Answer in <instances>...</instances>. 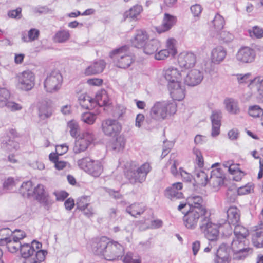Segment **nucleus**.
Wrapping results in <instances>:
<instances>
[{"instance_id":"obj_1","label":"nucleus","mask_w":263,"mask_h":263,"mask_svg":"<svg viewBox=\"0 0 263 263\" xmlns=\"http://www.w3.org/2000/svg\"><path fill=\"white\" fill-rule=\"evenodd\" d=\"M91 246L96 254L108 261L119 260L124 251L122 245L105 236L93 238Z\"/></svg>"},{"instance_id":"obj_2","label":"nucleus","mask_w":263,"mask_h":263,"mask_svg":"<svg viewBox=\"0 0 263 263\" xmlns=\"http://www.w3.org/2000/svg\"><path fill=\"white\" fill-rule=\"evenodd\" d=\"M189 210L183 217L184 226L188 229H195L199 223L200 217L211 213L203 203L201 196H193L187 198Z\"/></svg>"},{"instance_id":"obj_3","label":"nucleus","mask_w":263,"mask_h":263,"mask_svg":"<svg viewBox=\"0 0 263 263\" xmlns=\"http://www.w3.org/2000/svg\"><path fill=\"white\" fill-rule=\"evenodd\" d=\"M177 111V104L171 101L155 102L149 110L150 117L156 121H162L174 115Z\"/></svg>"},{"instance_id":"obj_4","label":"nucleus","mask_w":263,"mask_h":263,"mask_svg":"<svg viewBox=\"0 0 263 263\" xmlns=\"http://www.w3.org/2000/svg\"><path fill=\"white\" fill-rule=\"evenodd\" d=\"M211 212L200 217L199 229L205 238L210 241H216L219 238V226L214 222Z\"/></svg>"},{"instance_id":"obj_5","label":"nucleus","mask_w":263,"mask_h":263,"mask_svg":"<svg viewBox=\"0 0 263 263\" xmlns=\"http://www.w3.org/2000/svg\"><path fill=\"white\" fill-rule=\"evenodd\" d=\"M114 64L120 68H128L134 61V55L127 46L116 49L109 53Z\"/></svg>"},{"instance_id":"obj_6","label":"nucleus","mask_w":263,"mask_h":263,"mask_svg":"<svg viewBox=\"0 0 263 263\" xmlns=\"http://www.w3.org/2000/svg\"><path fill=\"white\" fill-rule=\"evenodd\" d=\"M16 87L17 89L29 91L32 89L35 84V75L30 70L19 72L15 77Z\"/></svg>"},{"instance_id":"obj_7","label":"nucleus","mask_w":263,"mask_h":263,"mask_svg":"<svg viewBox=\"0 0 263 263\" xmlns=\"http://www.w3.org/2000/svg\"><path fill=\"white\" fill-rule=\"evenodd\" d=\"M62 76L58 71H53L48 74L44 82V87L45 90L50 93L58 91L61 87Z\"/></svg>"},{"instance_id":"obj_8","label":"nucleus","mask_w":263,"mask_h":263,"mask_svg":"<svg viewBox=\"0 0 263 263\" xmlns=\"http://www.w3.org/2000/svg\"><path fill=\"white\" fill-rule=\"evenodd\" d=\"M94 140V135L92 132L89 130L83 132L75 141L74 153L78 154L86 151Z\"/></svg>"},{"instance_id":"obj_9","label":"nucleus","mask_w":263,"mask_h":263,"mask_svg":"<svg viewBox=\"0 0 263 263\" xmlns=\"http://www.w3.org/2000/svg\"><path fill=\"white\" fill-rule=\"evenodd\" d=\"M151 169L150 165H141L136 171L127 170L125 175L132 184L141 183L145 180L147 174Z\"/></svg>"},{"instance_id":"obj_10","label":"nucleus","mask_w":263,"mask_h":263,"mask_svg":"<svg viewBox=\"0 0 263 263\" xmlns=\"http://www.w3.org/2000/svg\"><path fill=\"white\" fill-rule=\"evenodd\" d=\"M101 128L106 136L115 137L120 133L122 126L117 120L108 119L102 121Z\"/></svg>"},{"instance_id":"obj_11","label":"nucleus","mask_w":263,"mask_h":263,"mask_svg":"<svg viewBox=\"0 0 263 263\" xmlns=\"http://www.w3.org/2000/svg\"><path fill=\"white\" fill-rule=\"evenodd\" d=\"M235 225L234 230L235 238L233 240L232 246L237 251L238 245H240V249H243V243L246 242V238L249 235V231L242 225L237 224Z\"/></svg>"},{"instance_id":"obj_12","label":"nucleus","mask_w":263,"mask_h":263,"mask_svg":"<svg viewBox=\"0 0 263 263\" xmlns=\"http://www.w3.org/2000/svg\"><path fill=\"white\" fill-rule=\"evenodd\" d=\"M163 76L168 82V84L182 82L183 71L174 66H168L163 69Z\"/></svg>"},{"instance_id":"obj_13","label":"nucleus","mask_w":263,"mask_h":263,"mask_svg":"<svg viewBox=\"0 0 263 263\" xmlns=\"http://www.w3.org/2000/svg\"><path fill=\"white\" fill-rule=\"evenodd\" d=\"M255 50L248 46L241 47L237 51L235 58L240 63H251L254 61L256 58Z\"/></svg>"},{"instance_id":"obj_14","label":"nucleus","mask_w":263,"mask_h":263,"mask_svg":"<svg viewBox=\"0 0 263 263\" xmlns=\"http://www.w3.org/2000/svg\"><path fill=\"white\" fill-rule=\"evenodd\" d=\"M196 62V55L192 52H182L177 58V62L180 67L187 70L193 68Z\"/></svg>"},{"instance_id":"obj_15","label":"nucleus","mask_w":263,"mask_h":263,"mask_svg":"<svg viewBox=\"0 0 263 263\" xmlns=\"http://www.w3.org/2000/svg\"><path fill=\"white\" fill-rule=\"evenodd\" d=\"M203 79V73L199 69H190L186 73H183V80L184 83L189 86H195L199 84Z\"/></svg>"},{"instance_id":"obj_16","label":"nucleus","mask_w":263,"mask_h":263,"mask_svg":"<svg viewBox=\"0 0 263 263\" xmlns=\"http://www.w3.org/2000/svg\"><path fill=\"white\" fill-rule=\"evenodd\" d=\"M220 171V168L213 170L209 180V186L213 191H217L225 184L226 181L225 175Z\"/></svg>"},{"instance_id":"obj_17","label":"nucleus","mask_w":263,"mask_h":263,"mask_svg":"<svg viewBox=\"0 0 263 263\" xmlns=\"http://www.w3.org/2000/svg\"><path fill=\"white\" fill-rule=\"evenodd\" d=\"M42 243L33 240L31 243H24L22 244L20 248V254L21 256L25 259L29 258L36 253V251L42 250Z\"/></svg>"},{"instance_id":"obj_18","label":"nucleus","mask_w":263,"mask_h":263,"mask_svg":"<svg viewBox=\"0 0 263 263\" xmlns=\"http://www.w3.org/2000/svg\"><path fill=\"white\" fill-rule=\"evenodd\" d=\"M227 54V51L224 47L217 46L212 48L210 52L211 62L214 65H218L224 60Z\"/></svg>"},{"instance_id":"obj_19","label":"nucleus","mask_w":263,"mask_h":263,"mask_svg":"<svg viewBox=\"0 0 263 263\" xmlns=\"http://www.w3.org/2000/svg\"><path fill=\"white\" fill-rule=\"evenodd\" d=\"M168 89L171 98L176 101L182 100L185 96V88L181 82L168 84Z\"/></svg>"},{"instance_id":"obj_20","label":"nucleus","mask_w":263,"mask_h":263,"mask_svg":"<svg viewBox=\"0 0 263 263\" xmlns=\"http://www.w3.org/2000/svg\"><path fill=\"white\" fill-rule=\"evenodd\" d=\"M176 21L177 18L175 16L165 13L162 24L160 26L155 27V29L159 34L164 33L170 30L176 24Z\"/></svg>"},{"instance_id":"obj_21","label":"nucleus","mask_w":263,"mask_h":263,"mask_svg":"<svg viewBox=\"0 0 263 263\" xmlns=\"http://www.w3.org/2000/svg\"><path fill=\"white\" fill-rule=\"evenodd\" d=\"M33 195H34L36 200L46 206L52 203L49 198L48 194L46 192L44 186L42 184H38L33 190Z\"/></svg>"},{"instance_id":"obj_22","label":"nucleus","mask_w":263,"mask_h":263,"mask_svg":"<svg viewBox=\"0 0 263 263\" xmlns=\"http://www.w3.org/2000/svg\"><path fill=\"white\" fill-rule=\"evenodd\" d=\"M221 118L222 115L220 111L215 110L212 112V114L211 116L212 122V131L211 135L212 137H216L220 134Z\"/></svg>"},{"instance_id":"obj_23","label":"nucleus","mask_w":263,"mask_h":263,"mask_svg":"<svg viewBox=\"0 0 263 263\" xmlns=\"http://www.w3.org/2000/svg\"><path fill=\"white\" fill-rule=\"evenodd\" d=\"M183 188L182 183L177 182L172 184V186L167 187L165 191V196L173 200L174 198L181 199L183 197L182 193L179 192Z\"/></svg>"},{"instance_id":"obj_24","label":"nucleus","mask_w":263,"mask_h":263,"mask_svg":"<svg viewBox=\"0 0 263 263\" xmlns=\"http://www.w3.org/2000/svg\"><path fill=\"white\" fill-rule=\"evenodd\" d=\"M252 241L256 247H263V222L254 227L252 235Z\"/></svg>"},{"instance_id":"obj_25","label":"nucleus","mask_w":263,"mask_h":263,"mask_svg":"<svg viewBox=\"0 0 263 263\" xmlns=\"http://www.w3.org/2000/svg\"><path fill=\"white\" fill-rule=\"evenodd\" d=\"M105 66L106 63L103 60L95 61L86 68L84 73L86 76L100 73L103 71Z\"/></svg>"},{"instance_id":"obj_26","label":"nucleus","mask_w":263,"mask_h":263,"mask_svg":"<svg viewBox=\"0 0 263 263\" xmlns=\"http://www.w3.org/2000/svg\"><path fill=\"white\" fill-rule=\"evenodd\" d=\"M148 39V36L146 31L139 30L131 41L133 46L136 48H142Z\"/></svg>"},{"instance_id":"obj_27","label":"nucleus","mask_w":263,"mask_h":263,"mask_svg":"<svg viewBox=\"0 0 263 263\" xmlns=\"http://www.w3.org/2000/svg\"><path fill=\"white\" fill-rule=\"evenodd\" d=\"M231 257L225 245H221L217 251L215 263H230Z\"/></svg>"},{"instance_id":"obj_28","label":"nucleus","mask_w":263,"mask_h":263,"mask_svg":"<svg viewBox=\"0 0 263 263\" xmlns=\"http://www.w3.org/2000/svg\"><path fill=\"white\" fill-rule=\"evenodd\" d=\"M248 87L251 90L255 88L260 100L263 101V77L259 76L253 78L251 83L248 84Z\"/></svg>"},{"instance_id":"obj_29","label":"nucleus","mask_w":263,"mask_h":263,"mask_svg":"<svg viewBox=\"0 0 263 263\" xmlns=\"http://www.w3.org/2000/svg\"><path fill=\"white\" fill-rule=\"evenodd\" d=\"M240 219V210L234 206H230L227 210V220L228 222L232 225L238 223Z\"/></svg>"},{"instance_id":"obj_30","label":"nucleus","mask_w":263,"mask_h":263,"mask_svg":"<svg viewBox=\"0 0 263 263\" xmlns=\"http://www.w3.org/2000/svg\"><path fill=\"white\" fill-rule=\"evenodd\" d=\"M161 44L160 41L157 39H152L147 41L142 48L145 54L151 55L155 53L161 47Z\"/></svg>"},{"instance_id":"obj_31","label":"nucleus","mask_w":263,"mask_h":263,"mask_svg":"<svg viewBox=\"0 0 263 263\" xmlns=\"http://www.w3.org/2000/svg\"><path fill=\"white\" fill-rule=\"evenodd\" d=\"M225 25V20L223 16L217 13L211 21L210 27L212 31L216 33L219 32Z\"/></svg>"},{"instance_id":"obj_32","label":"nucleus","mask_w":263,"mask_h":263,"mask_svg":"<svg viewBox=\"0 0 263 263\" xmlns=\"http://www.w3.org/2000/svg\"><path fill=\"white\" fill-rule=\"evenodd\" d=\"M224 105L227 111L231 114L237 115L240 112L238 102L233 98H226Z\"/></svg>"},{"instance_id":"obj_33","label":"nucleus","mask_w":263,"mask_h":263,"mask_svg":"<svg viewBox=\"0 0 263 263\" xmlns=\"http://www.w3.org/2000/svg\"><path fill=\"white\" fill-rule=\"evenodd\" d=\"M199 170L196 171V174L194 177L196 184L200 187H204L209 183L208 177L206 173L202 171L201 168L203 165H198Z\"/></svg>"},{"instance_id":"obj_34","label":"nucleus","mask_w":263,"mask_h":263,"mask_svg":"<svg viewBox=\"0 0 263 263\" xmlns=\"http://www.w3.org/2000/svg\"><path fill=\"white\" fill-rule=\"evenodd\" d=\"M145 206L142 203H134L127 208V212L132 216L136 217L141 215L145 211Z\"/></svg>"},{"instance_id":"obj_35","label":"nucleus","mask_w":263,"mask_h":263,"mask_svg":"<svg viewBox=\"0 0 263 263\" xmlns=\"http://www.w3.org/2000/svg\"><path fill=\"white\" fill-rule=\"evenodd\" d=\"M93 107L96 105L99 106L106 105L108 104V97L105 90H101L98 92L96 95L95 98L93 99Z\"/></svg>"},{"instance_id":"obj_36","label":"nucleus","mask_w":263,"mask_h":263,"mask_svg":"<svg viewBox=\"0 0 263 263\" xmlns=\"http://www.w3.org/2000/svg\"><path fill=\"white\" fill-rule=\"evenodd\" d=\"M79 101L81 106L86 109L93 107V99L86 93L81 94L79 97Z\"/></svg>"},{"instance_id":"obj_37","label":"nucleus","mask_w":263,"mask_h":263,"mask_svg":"<svg viewBox=\"0 0 263 263\" xmlns=\"http://www.w3.org/2000/svg\"><path fill=\"white\" fill-rule=\"evenodd\" d=\"M40 34V31L35 28H32L28 32V35H26L25 33L22 34V40L24 42H31L37 40Z\"/></svg>"},{"instance_id":"obj_38","label":"nucleus","mask_w":263,"mask_h":263,"mask_svg":"<svg viewBox=\"0 0 263 263\" xmlns=\"http://www.w3.org/2000/svg\"><path fill=\"white\" fill-rule=\"evenodd\" d=\"M238 249L237 251L232 246V248L234 252V258L238 260L244 259L248 256L249 252L251 251V249L248 247H245L246 243H243V249H240V248H239V246H240V245H238Z\"/></svg>"},{"instance_id":"obj_39","label":"nucleus","mask_w":263,"mask_h":263,"mask_svg":"<svg viewBox=\"0 0 263 263\" xmlns=\"http://www.w3.org/2000/svg\"><path fill=\"white\" fill-rule=\"evenodd\" d=\"M33 183L31 181H27L22 183L20 192L25 197H29L33 195Z\"/></svg>"},{"instance_id":"obj_40","label":"nucleus","mask_w":263,"mask_h":263,"mask_svg":"<svg viewBox=\"0 0 263 263\" xmlns=\"http://www.w3.org/2000/svg\"><path fill=\"white\" fill-rule=\"evenodd\" d=\"M142 11V7L141 6L135 5L128 11H126L124 14V16L126 18L136 20Z\"/></svg>"},{"instance_id":"obj_41","label":"nucleus","mask_w":263,"mask_h":263,"mask_svg":"<svg viewBox=\"0 0 263 263\" xmlns=\"http://www.w3.org/2000/svg\"><path fill=\"white\" fill-rule=\"evenodd\" d=\"M229 173L233 176V179L236 181H240L246 173L236 167V165H229L228 167Z\"/></svg>"},{"instance_id":"obj_42","label":"nucleus","mask_w":263,"mask_h":263,"mask_svg":"<svg viewBox=\"0 0 263 263\" xmlns=\"http://www.w3.org/2000/svg\"><path fill=\"white\" fill-rule=\"evenodd\" d=\"M70 37V33L68 30H63L58 31L54 37L53 40L57 43L66 42Z\"/></svg>"},{"instance_id":"obj_43","label":"nucleus","mask_w":263,"mask_h":263,"mask_svg":"<svg viewBox=\"0 0 263 263\" xmlns=\"http://www.w3.org/2000/svg\"><path fill=\"white\" fill-rule=\"evenodd\" d=\"M82 168L94 177L99 176L102 170L100 165H82Z\"/></svg>"},{"instance_id":"obj_44","label":"nucleus","mask_w":263,"mask_h":263,"mask_svg":"<svg viewBox=\"0 0 263 263\" xmlns=\"http://www.w3.org/2000/svg\"><path fill=\"white\" fill-rule=\"evenodd\" d=\"M52 109L50 105L47 104L42 105L39 108V116L42 119H45L51 116Z\"/></svg>"},{"instance_id":"obj_45","label":"nucleus","mask_w":263,"mask_h":263,"mask_svg":"<svg viewBox=\"0 0 263 263\" xmlns=\"http://www.w3.org/2000/svg\"><path fill=\"white\" fill-rule=\"evenodd\" d=\"M21 245L22 244L20 242L11 238L5 244L8 251L12 253H16L18 250H20Z\"/></svg>"},{"instance_id":"obj_46","label":"nucleus","mask_w":263,"mask_h":263,"mask_svg":"<svg viewBox=\"0 0 263 263\" xmlns=\"http://www.w3.org/2000/svg\"><path fill=\"white\" fill-rule=\"evenodd\" d=\"M251 73L250 72L246 73H238L235 74L236 80L238 83L239 85H243L248 83H251V81L252 80L251 78Z\"/></svg>"},{"instance_id":"obj_47","label":"nucleus","mask_w":263,"mask_h":263,"mask_svg":"<svg viewBox=\"0 0 263 263\" xmlns=\"http://www.w3.org/2000/svg\"><path fill=\"white\" fill-rule=\"evenodd\" d=\"M47 252L44 250L36 251L35 255L31 258L29 263H42L45 259Z\"/></svg>"},{"instance_id":"obj_48","label":"nucleus","mask_w":263,"mask_h":263,"mask_svg":"<svg viewBox=\"0 0 263 263\" xmlns=\"http://www.w3.org/2000/svg\"><path fill=\"white\" fill-rule=\"evenodd\" d=\"M5 140H2L3 146L6 147L9 151L17 149L19 147L18 143L13 139H11L8 137L5 138Z\"/></svg>"},{"instance_id":"obj_49","label":"nucleus","mask_w":263,"mask_h":263,"mask_svg":"<svg viewBox=\"0 0 263 263\" xmlns=\"http://www.w3.org/2000/svg\"><path fill=\"white\" fill-rule=\"evenodd\" d=\"M67 127L69 129L70 135L72 137H76L80 131L78 122L74 120L70 121L67 123Z\"/></svg>"},{"instance_id":"obj_50","label":"nucleus","mask_w":263,"mask_h":263,"mask_svg":"<svg viewBox=\"0 0 263 263\" xmlns=\"http://www.w3.org/2000/svg\"><path fill=\"white\" fill-rule=\"evenodd\" d=\"M11 238V231L8 228H5L0 230V245L5 246Z\"/></svg>"},{"instance_id":"obj_51","label":"nucleus","mask_w":263,"mask_h":263,"mask_svg":"<svg viewBox=\"0 0 263 263\" xmlns=\"http://www.w3.org/2000/svg\"><path fill=\"white\" fill-rule=\"evenodd\" d=\"M123 263H141V258L139 256H134L130 252H127L123 259Z\"/></svg>"},{"instance_id":"obj_52","label":"nucleus","mask_w":263,"mask_h":263,"mask_svg":"<svg viewBox=\"0 0 263 263\" xmlns=\"http://www.w3.org/2000/svg\"><path fill=\"white\" fill-rule=\"evenodd\" d=\"M262 113V109L257 105L251 106L248 108L249 116L253 118L259 117Z\"/></svg>"},{"instance_id":"obj_53","label":"nucleus","mask_w":263,"mask_h":263,"mask_svg":"<svg viewBox=\"0 0 263 263\" xmlns=\"http://www.w3.org/2000/svg\"><path fill=\"white\" fill-rule=\"evenodd\" d=\"M10 96L9 91L5 88L0 89V108L5 106Z\"/></svg>"},{"instance_id":"obj_54","label":"nucleus","mask_w":263,"mask_h":263,"mask_svg":"<svg viewBox=\"0 0 263 263\" xmlns=\"http://www.w3.org/2000/svg\"><path fill=\"white\" fill-rule=\"evenodd\" d=\"M175 40L174 39H168L166 42V50L171 54V56L174 57L177 53L175 47Z\"/></svg>"},{"instance_id":"obj_55","label":"nucleus","mask_w":263,"mask_h":263,"mask_svg":"<svg viewBox=\"0 0 263 263\" xmlns=\"http://www.w3.org/2000/svg\"><path fill=\"white\" fill-rule=\"evenodd\" d=\"M216 37L226 43L230 42L233 39V34L226 31H220L217 33Z\"/></svg>"},{"instance_id":"obj_56","label":"nucleus","mask_w":263,"mask_h":263,"mask_svg":"<svg viewBox=\"0 0 263 263\" xmlns=\"http://www.w3.org/2000/svg\"><path fill=\"white\" fill-rule=\"evenodd\" d=\"M89 204L90 200L87 197H81L78 199L77 202L78 208L82 211H85Z\"/></svg>"},{"instance_id":"obj_57","label":"nucleus","mask_w":263,"mask_h":263,"mask_svg":"<svg viewBox=\"0 0 263 263\" xmlns=\"http://www.w3.org/2000/svg\"><path fill=\"white\" fill-rule=\"evenodd\" d=\"M81 119L85 123L92 124L96 119V115L90 112H85L82 114Z\"/></svg>"},{"instance_id":"obj_58","label":"nucleus","mask_w":263,"mask_h":263,"mask_svg":"<svg viewBox=\"0 0 263 263\" xmlns=\"http://www.w3.org/2000/svg\"><path fill=\"white\" fill-rule=\"evenodd\" d=\"M26 233L24 231L19 229H16L11 232V238L18 242L26 237Z\"/></svg>"},{"instance_id":"obj_59","label":"nucleus","mask_w":263,"mask_h":263,"mask_svg":"<svg viewBox=\"0 0 263 263\" xmlns=\"http://www.w3.org/2000/svg\"><path fill=\"white\" fill-rule=\"evenodd\" d=\"M251 37H255L257 39H261L263 37V29L258 26H254L251 30H249Z\"/></svg>"},{"instance_id":"obj_60","label":"nucleus","mask_w":263,"mask_h":263,"mask_svg":"<svg viewBox=\"0 0 263 263\" xmlns=\"http://www.w3.org/2000/svg\"><path fill=\"white\" fill-rule=\"evenodd\" d=\"M190 10L193 16L198 19L202 11V7L199 4H195L191 6Z\"/></svg>"},{"instance_id":"obj_61","label":"nucleus","mask_w":263,"mask_h":263,"mask_svg":"<svg viewBox=\"0 0 263 263\" xmlns=\"http://www.w3.org/2000/svg\"><path fill=\"white\" fill-rule=\"evenodd\" d=\"M9 110L11 111H16L22 109V106L15 102L8 100L5 106Z\"/></svg>"},{"instance_id":"obj_62","label":"nucleus","mask_w":263,"mask_h":263,"mask_svg":"<svg viewBox=\"0 0 263 263\" xmlns=\"http://www.w3.org/2000/svg\"><path fill=\"white\" fill-rule=\"evenodd\" d=\"M171 56V54L165 49H162L156 53L155 58L157 60H163Z\"/></svg>"},{"instance_id":"obj_63","label":"nucleus","mask_w":263,"mask_h":263,"mask_svg":"<svg viewBox=\"0 0 263 263\" xmlns=\"http://www.w3.org/2000/svg\"><path fill=\"white\" fill-rule=\"evenodd\" d=\"M59 156L56 152L55 153H51L49 156L50 161L55 164H67L66 162L60 160Z\"/></svg>"},{"instance_id":"obj_64","label":"nucleus","mask_w":263,"mask_h":263,"mask_svg":"<svg viewBox=\"0 0 263 263\" xmlns=\"http://www.w3.org/2000/svg\"><path fill=\"white\" fill-rule=\"evenodd\" d=\"M253 191V187L252 185H246L238 188L237 190L238 195H246L251 193Z\"/></svg>"}]
</instances>
